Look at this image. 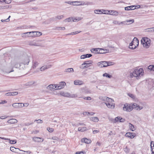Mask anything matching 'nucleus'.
Returning a JSON list of instances; mask_svg holds the SVG:
<instances>
[{"instance_id": "f257e3e1", "label": "nucleus", "mask_w": 154, "mask_h": 154, "mask_svg": "<svg viewBox=\"0 0 154 154\" xmlns=\"http://www.w3.org/2000/svg\"><path fill=\"white\" fill-rule=\"evenodd\" d=\"M143 69H135L132 70L130 72L129 76L131 78L134 77H136V79H140V77L143 75Z\"/></svg>"}, {"instance_id": "f03ea898", "label": "nucleus", "mask_w": 154, "mask_h": 154, "mask_svg": "<svg viewBox=\"0 0 154 154\" xmlns=\"http://www.w3.org/2000/svg\"><path fill=\"white\" fill-rule=\"evenodd\" d=\"M141 42L143 46L146 48H149L150 46L151 40L150 38L147 37L142 38Z\"/></svg>"}, {"instance_id": "7ed1b4c3", "label": "nucleus", "mask_w": 154, "mask_h": 154, "mask_svg": "<svg viewBox=\"0 0 154 154\" xmlns=\"http://www.w3.org/2000/svg\"><path fill=\"white\" fill-rule=\"evenodd\" d=\"M15 62L13 61H11V63L10 67L7 68L6 69L5 72L7 73H10L11 72L14 71L13 70V68L14 66L16 68H17L19 67H20V64L17 63V64H15Z\"/></svg>"}, {"instance_id": "20e7f679", "label": "nucleus", "mask_w": 154, "mask_h": 154, "mask_svg": "<svg viewBox=\"0 0 154 154\" xmlns=\"http://www.w3.org/2000/svg\"><path fill=\"white\" fill-rule=\"evenodd\" d=\"M137 44V46H138L139 45V41L138 39L136 37H134L132 41L130 43L129 48L130 49L133 50L136 48L137 46L135 45Z\"/></svg>"}, {"instance_id": "39448f33", "label": "nucleus", "mask_w": 154, "mask_h": 154, "mask_svg": "<svg viewBox=\"0 0 154 154\" xmlns=\"http://www.w3.org/2000/svg\"><path fill=\"white\" fill-rule=\"evenodd\" d=\"M66 3L70 5H73L80 6L84 5L85 2L82 1L72 2H66Z\"/></svg>"}, {"instance_id": "423d86ee", "label": "nucleus", "mask_w": 154, "mask_h": 154, "mask_svg": "<svg viewBox=\"0 0 154 154\" xmlns=\"http://www.w3.org/2000/svg\"><path fill=\"white\" fill-rule=\"evenodd\" d=\"M92 63L93 61L92 60L85 61L80 66V68L83 69L87 67H88V65L91 64Z\"/></svg>"}, {"instance_id": "0eeeda50", "label": "nucleus", "mask_w": 154, "mask_h": 154, "mask_svg": "<svg viewBox=\"0 0 154 154\" xmlns=\"http://www.w3.org/2000/svg\"><path fill=\"white\" fill-rule=\"evenodd\" d=\"M12 106L16 108H20L23 107V103H14L12 105Z\"/></svg>"}, {"instance_id": "6e6552de", "label": "nucleus", "mask_w": 154, "mask_h": 154, "mask_svg": "<svg viewBox=\"0 0 154 154\" xmlns=\"http://www.w3.org/2000/svg\"><path fill=\"white\" fill-rule=\"evenodd\" d=\"M133 109V107L130 106H128L127 104L124 105L123 107V110L125 111L130 112Z\"/></svg>"}, {"instance_id": "1a4fd4ad", "label": "nucleus", "mask_w": 154, "mask_h": 154, "mask_svg": "<svg viewBox=\"0 0 154 154\" xmlns=\"http://www.w3.org/2000/svg\"><path fill=\"white\" fill-rule=\"evenodd\" d=\"M131 106L133 107V109H135L138 110H140L143 108V107L140 106L136 103H133Z\"/></svg>"}, {"instance_id": "9d476101", "label": "nucleus", "mask_w": 154, "mask_h": 154, "mask_svg": "<svg viewBox=\"0 0 154 154\" xmlns=\"http://www.w3.org/2000/svg\"><path fill=\"white\" fill-rule=\"evenodd\" d=\"M57 86L56 85H54L52 84H51L47 86L46 87V88L50 90H57Z\"/></svg>"}, {"instance_id": "9b49d317", "label": "nucleus", "mask_w": 154, "mask_h": 154, "mask_svg": "<svg viewBox=\"0 0 154 154\" xmlns=\"http://www.w3.org/2000/svg\"><path fill=\"white\" fill-rule=\"evenodd\" d=\"M126 137H130L131 138H134L136 136L135 133L132 132H127L125 135Z\"/></svg>"}, {"instance_id": "f8f14e48", "label": "nucleus", "mask_w": 154, "mask_h": 154, "mask_svg": "<svg viewBox=\"0 0 154 154\" xmlns=\"http://www.w3.org/2000/svg\"><path fill=\"white\" fill-rule=\"evenodd\" d=\"M66 85V83L64 82H60V83L58 85H57V89H60L63 88Z\"/></svg>"}, {"instance_id": "ddd939ff", "label": "nucleus", "mask_w": 154, "mask_h": 154, "mask_svg": "<svg viewBox=\"0 0 154 154\" xmlns=\"http://www.w3.org/2000/svg\"><path fill=\"white\" fill-rule=\"evenodd\" d=\"M31 32L23 33L21 34V36L23 38L31 37L32 36V35H31Z\"/></svg>"}, {"instance_id": "4468645a", "label": "nucleus", "mask_w": 154, "mask_h": 154, "mask_svg": "<svg viewBox=\"0 0 154 154\" xmlns=\"http://www.w3.org/2000/svg\"><path fill=\"white\" fill-rule=\"evenodd\" d=\"M32 140L33 141L37 142H41L43 141V139L39 137H34L33 138Z\"/></svg>"}, {"instance_id": "2eb2a0df", "label": "nucleus", "mask_w": 154, "mask_h": 154, "mask_svg": "<svg viewBox=\"0 0 154 154\" xmlns=\"http://www.w3.org/2000/svg\"><path fill=\"white\" fill-rule=\"evenodd\" d=\"M31 32V34H33L32 37L39 36L42 34L41 32H39L32 31Z\"/></svg>"}, {"instance_id": "dca6fc26", "label": "nucleus", "mask_w": 154, "mask_h": 154, "mask_svg": "<svg viewBox=\"0 0 154 154\" xmlns=\"http://www.w3.org/2000/svg\"><path fill=\"white\" fill-rule=\"evenodd\" d=\"M18 94V92H17L15 91L9 92L7 93H6L5 95V96H8L16 95H17Z\"/></svg>"}, {"instance_id": "f3484780", "label": "nucleus", "mask_w": 154, "mask_h": 154, "mask_svg": "<svg viewBox=\"0 0 154 154\" xmlns=\"http://www.w3.org/2000/svg\"><path fill=\"white\" fill-rule=\"evenodd\" d=\"M63 17V15H58L51 18V20L54 21H56L57 19L60 20Z\"/></svg>"}, {"instance_id": "a211bd4d", "label": "nucleus", "mask_w": 154, "mask_h": 154, "mask_svg": "<svg viewBox=\"0 0 154 154\" xmlns=\"http://www.w3.org/2000/svg\"><path fill=\"white\" fill-rule=\"evenodd\" d=\"M74 84L75 85H81L83 84V82L79 80H75L74 82Z\"/></svg>"}, {"instance_id": "6ab92c4d", "label": "nucleus", "mask_w": 154, "mask_h": 154, "mask_svg": "<svg viewBox=\"0 0 154 154\" xmlns=\"http://www.w3.org/2000/svg\"><path fill=\"white\" fill-rule=\"evenodd\" d=\"M51 66V65H50L44 66H42L41 68H40V69L41 71H43L45 70V69H46L48 68H50Z\"/></svg>"}, {"instance_id": "aec40b11", "label": "nucleus", "mask_w": 154, "mask_h": 154, "mask_svg": "<svg viewBox=\"0 0 154 154\" xmlns=\"http://www.w3.org/2000/svg\"><path fill=\"white\" fill-rule=\"evenodd\" d=\"M17 120L15 119H12L8 120L7 121V122L10 124H14L17 123Z\"/></svg>"}, {"instance_id": "412c9836", "label": "nucleus", "mask_w": 154, "mask_h": 154, "mask_svg": "<svg viewBox=\"0 0 154 154\" xmlns=\"http://www.w3.org/2000/svg\"><path fill=\"white\" fill-rule=\"evenodd\" d=\"M81 141L82 142H84L87 144L90 143L91 142L90 139H88L86 138H82L81 140Z\"/></svg>"}, {"instance_id": "4be33fe9", "label": "nucleus", "mask_w": 154, "mask_h": 154, "mask_svg": "<svg viewBox=\"0 0 154 154\" xmlns=\"http://www.w3.org/2000/svg\"><path fill=\"white\" fill-rule=\"evenodd\" d=\"M30 61V60L29 59V57H26L24 61H23L22 63L24 65L25 64H28L29 63Z\"/></svg>"}, {"instance_id": "5701e85b", "label": "nucleus", "mask_w": 154, "mask_h": 154, "mask_svg": "<svg viewBox=\"0 0 154 154\" xmlns=\"http://www.w3.org/2000/svg\"><path fill=\"white\" fill-rule=\"evenodd\" d=\"M100 48H92L91 50V51L92 53L95 54H99Z\"/></svg>"}, {"instance_id": "b1692460", "label": "nucleus", "mask_w": 154, "mask_h": 154, "mask_svg": "<svg viewBox=\"0 0 154 154\" xmlns=\"http://www.w3.org/2000/svg\"><path fill=\"white\" fill-rule=\"evenodd\" d=\"M105 103L107 106L109 108L111 109H113L115 107V104H111L109 103L106 102Z\"/></svg>"}, {"instance_id": "393cba45", "label": "nucleus", "mask_w": 154, "mask_h": 154, "mask_svg": "<svg viewBox=\"0 0 154 154\" xmlns=\"http://www.w3.org/2000/svg\"><path fill=\"white\" fill-rule=\"evenodd\" d=\"M134 6L132 5L130 6L127 7L125 8V10L129 11L130 10H133L135 8H134Z\"/></svg>"}, {"instance_id": "a878e982", "label": "nucleus", "mask_w": 154, "mask_h": 154, "mask_svg": "<svg viewBox=\"0 0 154 154\" xmlns=\"http://www.w3.org/2000/svg\"><path fill=\"white\" fill-rule=\"evenodd\" d=\"M29 45L32 46H38L39 45L35 43V41H30L29 42Z\"/></svg>"}, {"instance_id": "bb28decb", "label": "nucleus", "mask_w": 154, "mask_h": 154, "mask_svg": "<svg viewBox=\"0 0 154 154\" xmlns=\"http://www.w3.org/2000/svg\"><path fill=\"white\" fill-rule=\"evenodd\" d=\"M110 13V14L114 15H118L119 13L118 11H115L111 10L109 11Z\"/></svg>"}, {"instance_id": "cd10ccee", "label": "nucleus", "mask_w": 154, "mask_h": 154, "mask_svg": "<svg viewBox=\"0 0 154 154\" xmlns=\"http://www.w3.org/2000/svg\"><path fill=\"white\" fill-rule=\"evenodd\" d=\"M39 64V63L37 61H35L33 62L32 66V68L33 69L35 68Z\"/></svg>"}, {"instance_id": "c85d7f7f", "label": "nucleus", "mask_w": 154, "mask_h": 154, "mask_svg": "<svg viewBox=\"0 0 154 154\" xmlns=\"http://www.w3.org/2000/svg\"><path fill=\"white\" fill-rule=\"evenodd\" d=\"M90 120L91 121L97 122L99 121V119L97 117H91L90 118Z\"/></svg>"}, {"instance_id": "c756f323", "label": "nucleus", "mask_w": 154, "mask_h": 154, "mask_svg": "<svg viewBox=\"0 0 154 154\" xmlns=\"http://www.w3.org/2000/svg\"><path fill=\"white\" fill-rule=\"evenodd\" d=\"M108 51V50L106 49L100 48V51H99V53L100 54L105 53L107 52V51Z\"/></svg>"}, {"instance_id": "7c9ffc66", "label": "nucleus", "mask_w": 154, "mask_h": 154, "mask_svg": "<svg viewBox=\"0 0 154 154\" xmlns=\"http://www.w3.org/2000/svg\"><path fill=\"white\" fill-rule=\"evenodd\" d=\"M82 18L81 17H72V21L76 22L82 19Z\"/></svg>"}, {"instance_id": "2f4dec72", "label": "nucleus", "mask_w": 154, "mask_h": 154, "mask_svg": "<svg viewBox=\"0 0 154 154\" xmlns=\"http://www.w3.org/2000/svg\"><path fill=\"white\" fill-rule=\"evenodd\" d=\"M60 94L63 96L68 97H69V93H65L64 92L62 91L60 92Z\"/></svg>"}, {"instance_id": "473e14b6", "label": "nucleus", "mask_w": 154, "mask_h": 154, "mask_svg": "<svg viewBox=\"0 0 154 154\" xmlns=\"http://www.w3.org/2000/svg\"><path fill=\"white\" fill-rule=\"evenodd\" d=\"M10 150L14 152H17V151H16V150H19L18 148H15L14 147L11 146L10 148Z\"/></svg>"}, {"instance_id": "72a5a7b5", "label": "nucleus", "mask_w": 154, "mask_h": 154, "mask_svg": "<svg viewBox=\"0 0 154 154\" xmlns=\"http://www.w3.org/2000/svg\"><path fill=\"white\" fill-rule=\"evenodd\" d=\"M65 72H74V70L72 68H69L66 69L65 70Z\"/></svg>"}, {"instance_id": "f704fd0d", "label": "nucleus", "mask_w": 154, "mask_h": 154, "mask_svg": "<svg viewBox=\"0 0 154 154\" xmlns=\"http://www.w3.org/2000/svg\"><path fill=\"white\" fill-rule=\"evenodd\" d=\"M129 128L130 130H131L132 131H134L135 129L134 126L130 123H129Z\"/></svg>"}, {"instance_id": "c9c22d12", "label": "nucleus", "mask_w": 154, "mask_h": 154, "mask_svg": "<svg viewBox=\"0 0 154 154\" xmlns=\"http://www.w3.org/2000/svg\"><path fill=\"white\" fill-rule=\"evenodd\" d=\"M146 31L147 32H154V27L146 29Z\"/></svg>"}, {"instance_id": "e433bc0d", "label": "nucleus", "mask_w": 154, "mask_h": 154, "mask_svg": "<svg viewBox=\"0 0 154 154\" xmlns=\"http://www.w3.org/2000/svg\"><path fill=\"white\" fill-rule=\"evenodd\" d=\"M86 130V128L85 127H83L82 128L79 127L78 128V131L82 132L85 131Z\"/></svg>"}, {"instance_id": "4c0bfd02", "label": "nucleus", "mask_w": 154, "mask_h": 154, "mask_svg": "<svg viewBox=\"0 0 154 154\" xmlns=\"http://www.w3.org/2000/svg\"><path fill=\"white\" fill-rule=\"evenodd\" d=\"M103 76L106 77L107 78H110L112 77V76L109 74H108L106 73H105L103 75Z\"/></svg>"}, {"instance_id": "58836bf2", "label": "nucleus", "mask_w": 154, "mask_h": 154, "mask_svg": "<svg viewBox=\"0 0 154 154\" xmlns=\"http://www.w3.org/2000/svg\"><path fill=\"white\" fill-rule=\"evenodd\" d=\"M99 99L103 101H106L107 100V97L106 96H100Z\"/></svg>"}, {"instance_id": "ea45409f", "label": "nucleus", "mask_w": 154, "mask_h": 154, "mask_svg": "<svg viewBox=\"0 0 154 154\" xmlns=\"http://www.w3.org/2000/svg\"><path fill=\"white\" fill-rule=\"evenodd\" d=\"M35 83V82L34 81L29 82L26 83L25 84V85L26 86H30V85H32L33 84H34Z\"/></svg>"}, {"instance_id": "a19ab883", "label": "nucleus", "mask_w": 154, "mask_h": 154, "mask_svg": "<svg viewBox=\"0 0 154 154\" xmlns=\"http://www.w3.org/2000/svg\"><path fill=\"white\" fill-rule=\"evenodd\" d=\"M94 13L96 14H103V12H101L100 10H95L94 11Z\"/></svg>"}, {"instance_id": "79ce46f5", "label": "nucleus", "mask_w": 154, "mask_h": 154, "mask_svg": "<svg viewBox=\"0 0 154 154\" xmlns=\"http://www.w3.org/2000/svg\"><path fill=\"white\" fill-rule=\"evenodd\" d=\"M107 103H112L114 101L113 99L107 97V100H106Z\"/></svg>"}, {"instance_id": "37998d69", "label": "nucleus", "mask_w": 154, "mask_h": 154, "mask_svg": "<svg viewBox=\"0 0 154 154\" xmlns=\"http://www.w3.org/2000/svg\"><path fill=\"white\" fill-rule=\"evenodd\" d=\"M152 141L151 143V149L152 153L151 154H154V144H153V146H152Z\"/></svg>"}, {"instance_id": "c03bdc74", "label": "nucleus", "mask_w": 154, "mask_h": 154, "mask_svg": "<svg viewBox=\"0 0 154 154\" xmlns=\"http://www.w3.org/2000/svg\"><path fill=\"white\" fill-rule=\"evenodd\" d=\"M148 69L154 71V65H149L148 66Z\"/></svg>"}, {"instance_id": "a18cd8bd", "label": "nucleus", "mask_w": 154, "mask_h": 154, "mask_svg": "<svg viewBox=\"0 0 154 154\" xmlns=\"http://www.w3.org/2000/svg\"><path fill=\"white\" fill-rule=\"evenodd\" d=\"M102 62V61L100 62L97 63L98 66L100 68H102L103 67V63Z\"/></svg>"}, {"instance_id": "49530a36", "label": "nucleus", "mask_w": 154, "mask_h": 154, "mask_svg": "<svg viewBox=\"0 0 154 154\" xmlns=\"http://www.w3.org/2000/svg\"><path fill=\"white\" fill-rule=\"evenodd\" d=\"M56 29L58 30H65L66 28L65 27H56Z\"/></svg>"}, {"instance_id": "de8ad7c7", "label": "nucleus", "mask_w": 154, "mask_h": 154, "mask_svg": "<svg viewBox=\"0 0 154 154\" xmlns=\"http://www.w3.org/2000/svg\"><path fill=\"white\" fill-rule=\"evenodd\" d=\"M69 97H71V98H73V97H77V96L76 94H70L69 93Z\"/></svg>"}, {"instance_id": "09e8293b", "label": "nucleus", "mask_w": 154, "mask_h": 154, "mask_svg": "<svg viewBox=\"0 0 154 154\" xmlns=\"http://www.w3.org/2000/svg\"><path fill=\"white\" fill-rule=\"evenodd\" d=\"M9 140V143L12 144H15L17 142L16 140H11L10 139V140Z\"/></svg>"}, {"instance_id": "8fccbe9b", "label": "nucleus", "mask_w": 154, "mask_h": 154, "mask_svg": "<svg viewBox=\"0 0 154 154\" xmlns=\"http://www.w3.org/2000/svg\"><path fill=\"white\" fill-rule=\"evenodd\" d=\"M47 130L50 133H52L53 132L54 130V129L52 128H50V127L48 128H47Z\"/></svg>"}, {"instance_id": "3c124183", "label": "nucleus", "mask_w": 154, "mask_h": 154, "mask_svg": "<svg viewBox=\"0 0 154 154\" xmlns=\"http://www.w3.org/2000/svg\"><path fill=\"white\" fill-rule=\"evenodd\" d=\"M72 20V17H69L65 20L64 21L65 22L67 21L68 22H69L71 21Z\"/></svg>"}, {"instance_id": "603ef678", "label": "nucleus", "mask_w": 154, "mask_h": 154, "mask_svg": "<svg viewBox=\"0 0 154 154\" xmlns=\"http://www.w3.org/2000/svg\"><path fill=\"white\" fill-rule=\"evenodd\" d=\"M103 63V67H107V66H108V65H107V61H102V62Z\"/></svg>"}, {"instance_id": "864d4df0", "label": "nucleus", "mask_w": 154, "mask_h": 154, "mask_svg": "<svg viewBox=\"0 0 154 154\" xmlns=\"http://www.w3.org/2000/svg\"><path fill=\"white\" fill-rule=\"evenodd\" d=\"M3 1L5 2L6 3L9 4L11 2V0H2V2Z\"/></svg>"}, {"instance_id": "5fc2aeb1", "label": "nucleus", "mask_w": 154, "mask_h": 154, "mask_svg": "<svg viewBox=\"0 0 154 154\" xmlns=\"http://www.w3.org/2000/svg\"><path fill=\"white\" fill-rule=\"evenodd\" d=\"M120 118V117L118 116L117 117H116L115 119V122H119Z\"/></svg>"}, {"instance_id": "6e6d98bb", "label": "nucleus", "mask_w": 154, "mask_h": 154, "mask_svg": "<svg viewBox=\"0 0 154 154\" xmlns=\"http://www.w3.org/2000/svg\"><path fill=\"white\" fill-rule=\"evenodd\" d=\"M83 99L85 100H91V98L90 97H84L83 98Z\"/></svg>"}, {"instance_id": "4d7b16f0", "label": "nucleus", "mask_w": 154, "mask_h": 154, "mask_svg": "<svg viewBox=\"0 0 154 154\" xmlns=\"http://www.w3.org/2000/svg\"><path fill=\"white\" fill-rule=\"evenodd\" d=\"M127 23H128L129 24H131L134 22V20L132 19L129 20H127L126 21Z\"/></svg>"}, {"instance_id": "13d9d810", "label": "nucleus", "mask_w": 154, "mask_h": 154, "mask_svg": "<svg viewBox=\"0 0 154 154\" xmlns=\"http://www.w3.org/2000/svg\"><path fill=\"white\" fill-rule=\"evenodd\" d=\"M85 57L88 58V57H90L92 56V55L91 54H85Z\"/></svg>"}, {"instance_id": "bf43d9fd", "label": "nucleus", "mask_w": 154, "mask_h": 154, "mask_svg": "<svg viewBox=\"0 0 154 154\" xmlns=\"http://www.w3.org/2000/svg\"><path fill=\"white\" fill-rule=\"evenodd\" d=\"M125 119L122 118H120L119 122H123L125 121Z\"/></svg>"}, {"instance_id": "052dcab7", "label": "nucleus", "mask_w": 154, "mask_h": 154, "mask_svg": "<svg viewBox=\"0 0 154 154\" xmlns=\"http://www.w3.org/2000/svg\"><path fill=\"white\" fill-rule=\"evenodd\" d=\"M82 153L83 154H84L85 153V151H79L76 152V154H79Z\"/></svg>"}, {"instance_id": "680f3d73", "label": "nucleus", "mask_w": 154, "mask_h": 154, "mask_svg": "<svg viewBox=\"0 0 154 154\" xmlns=\"http://www.w3.org/2000/svg\"><path fill=\"white\" fill-rule=\"evenodd\" d=\"M36 121L38 123H42V121L41 119H38V120H35V122Z\"/></svg>"}, {"instance_id": "e2e57ef3", "label": "nucleus", "mask_w": 154, "mask_h": 154, "mask_svg": "<svg viewBox=\"0 0 154 154\" xmlns=\"http://www.w3.org/2000/svg\"><path fill=\"white\" fill-rule=\"evenodd\" d=\"M83 114L84 115H90V113L89 112H85L83 113Z\"/></svg>"}, {"instance_id": "0e129e2a", "label": "nucleus", "mask_w": 154, "mask_h": 154, "mask_svg": "<svg viewBox=\"0 0 154 154\" xmlns=\"http://www.w3.org/2000/svg\"><path fill=\"white\" fill-rule=\"evenodd\" d=\"M52 139L54 140H58L59 138L57 137H52Z\"/></svg>"}, {"instance_id": "69168bd1", "label": "nucleus", "mask_w": 154, "mask_h": 154, "mask_svg": "<svg viewBox=\"0 0 154 154\" xmlns=\"http://www.w3.org/2000/svg\"><path fill=\"white\" fill-rule=\"evenodd\" d=\"M7 118L6 116H2L0 117V119H4Z\"/></svg>"}, {"instance_id": "338daca9", "label": "nucleus", "mask_w": 154, "mask_h": 154, "mask_svg": "<svg viewBox=\"0 0 154 154\" xmlns=\"http://www.w3.org/2000/svg\"><path fill=\"white\" fill-rule=\"evenodd\" d=\"M85 54L82 55L81 56L80 58L82 59H84L85 58Z\"/></svg>"}, {"instance_id": "774afa93", "label": "nucleus", "mask_w": 154, "mask_h": 154, "mask_svg": "<svg viewBox=\"0 0 154 154\" xmlns=\"http://www.w3.org/2000/svg\"><path fill=\"white\" fill-rule=\"evenodd\" d=\"M24 152H25L24 154H29L30 153H31V152L29 151H24Z\"/></svg>"}]
</instances>
